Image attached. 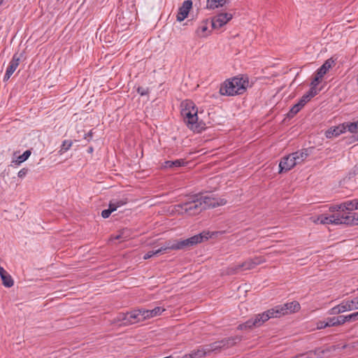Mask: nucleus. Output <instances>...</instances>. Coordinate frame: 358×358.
Here are the masks:
<instances>
[{
  "label": "nucleus",
  "instance_id": "1",
  "mask_svg": "<svg viewBox=\"0 0 358 358\" xmlns=\"http://www.w3.org/2000/svg\"><path fill=\"white\" fill-rule=\"evenodd\" d=\"M227 203L224 199L203 196L201 194L188 196L187 199L175 206L176 211L179 215L185 213L196 215L208 208H214Z\"/></svg>",
  "mask_w": 358,
  "mask_h": 358
},
{
  "label": "nucleus",
  "instance_id": "2",
  "mask_svg": "<svg viewBox=\"0 0 358 358\" xmlns=\"http://www.w3.org/2000/svg\"><path fill=\"white\" fill-rule=\"evenodd\" d=\"M198 109L192 101H187L181 110V115L187 127L195 133H201L207 127L203 120H199Z\"/></svg>",
  "mask_w": 358,
  "mask_h": 358
},
{
  "label": "nucleus",
  "instance_id": "3",
  "mask_svg": "<svg viewBox=\"0 0 358 358\" xmlns=\"http://www.w3.org/2000/svg\"><path fill=\"white\" fill-rule=\"evenodd\" d=\"M249 86V79L247 75L236 76L226 80L221 84L220 93L224 96H235L243 94Z\"/></svg>",
  "mask_w": 358,
  "mask_h": 358
},
{
  "label": "nucleus",
  "instance_id": "4",
  "mask_svg": "<svg viewBox=\"0 0 358 358\" xmlns=\"http://www.w3.org/2000/svg\"><path fill=\"white\" fill-rule=\"evenodd\" d=\"M217 232H210L209 231H203L199 234L194 235L186 239H177L178 250H189L195 246L198 243H202L205 241L212 238Z\"/></svg>",
  "mask_w": 358,
  "mask_h": 358
},
{
  "label": "nucleus",
  "instance_id": "5",
  "mask_svg": "<svg viewBox=\"0 0 358 358\" xmlns=\"http://www.w3.org/2000/svg\"><path fill=\"white\" fill-rule=\"evenodd\" d=\"M268 320L267 315L262 313L255 315V317L250 318L245 322L239 324L237 327L239 330L251 329L253 327H258L262 325L265 322Z\"/></svg>",
  "mask_w": 358,
  "mask_h": 358
},
{
  "label": "nucleus",
  "instance_id": "6",
  "mask_svg": "<svg viewBox=\"0 0 358 358\" xmlns=\"http://www.w3.org/2000/svg\"><path fill=\"white\" fill-rule=\"evenodd\" d=\"M336 64V59L332 57L327 59L324 64L316 71L313 81L315 84H320L324 76L328 72L332 66Z\"/></svg>",
  "mask_w": 358,
  "mask_h": 358
},
{
  "label": "nucleus",
  "instance_id": "7",
  "mask_svg": "<svg viewBox=\"0 0 358 358\" xmlns=\"http://www.w3.org/2000/svg\"><path fill=\"white\" fill-rule=\"evenodd\" d=\"M355 301V299L343 301L341 303L331 308L329 313L331 315H338L347 310H357L358 308Z\"/></svg>",
  "mask_w": 358,
  "mask_h": 358
},
{
  "label": "nucleus",
  "instance_id": "8",
  "mask_svg": "<svg viewBox=\"0 0 358 358\" xmlns=\"http://www.w3.org/2000/svg\"><path fill=\"white\" fill-rule=\"evenodd\" d=\"M296 158L292 155V153L283 157L279 164V173L287 172L294 168L298 163Z\"/></svg>",
  "mask_w": 358,
  "mask_h": 358
},
{
  "label": "nucleus",
  "instance_id": "9",
  "mask_svg": "<svg viewBox=\"0 0 358 358\" xmlns=\"http://www.w3.org/2000/svg\"><path fill=\"white\" fill-rule=\"evenodd\" d=\"M232 15L229 13H220L213 17L211 20L213 29H219L226 24L232 19Z\"/></svg>",
  "mask_w": 358,
  "mask_h": 358
},
{
  "label": "nucleus",
  "instance_id": "10",
  "mask_svg": "<svg viewBox=\"0 0 358 358\" xmlns=\"http://www.w3.org/2000/svg\"><path fill=\"white\" fill-rule=\"evenodd\" d=\"M22 56V53L18 55L15 53L13 55V58L6 69L3 81H7L10 78L12 74L15 72L17 66H19L20 58Z\"/></svg>",
  "mask_w": 358,
  "mask_h": 358
},
{
  "label": "nucleus",
  "instance_id": "11",
  "mask_svg": "<svg viewBox=\"0 0 358 358\" xmlns=\"http://www.w3.org/2000/svg\"><path fill=\"white\" fill-rule=\"evenodd\" d=\"M192 8V0H186L182 3V5L179 8L178 12L177 14V20L178 22L183 21L187 16Z\"/></svg>",
  "mask_w": 358,
  "mask_h": 358
},
{
  "label": "nucleus",
  "instance_id": "12",
  "mask_svg": "<svg viewBox=\"0 0 358 358\" xmlns=\"http://www.w3.org/2000/svg\"><path fill=\"white\" fill-rule=\"evenodd\" d=\"M317 222L320 224H342L341 216L331 215L329 216L322 214L317 217Z\"/></svg>",
  "mask_w": 358,
  "mask_h": 358
},
{
  "label": "nucleus",
  "instance_id": "13",
  "mask_svg": "<svg viewBox=\"0 0 358 358\" xmlns=\"http://www.w3.org/2000/svg\"><path fill=\"white\" fill-rule=\"evenodd\" d=\"M242 340V336H235L224 338L219 341V344L221 348V350L228 349L234 346L236 343L241 342Z\"/></svg>",
  "mask_w": 358,
  "mask_h": 358
},
{
  "label": "nucleus",
  "instance_id": "14",
  "mask_svg": "<svg viewBox=\"0 0 358 358\" xmlns=\"http://www.w3.org/2000/svg\"><path fill=\"white\" fill-rule=\"evenodd\" d=\"M187 164V162H186L184 159H178L174 161L167 160L165 161L161 166V169H170L175 170L179 167L185 166Z\"/></svg>",
  "mask_w": 358,
  "mask_h": 358
},
{
  "label": "nucleus",
  "instance_id": "15",
  "mask_svg": "<svg viewBox=\"0 0 358 358\" xmlns=\"http://www.w3.org/2000/svg\"><path fill=\"white\" fill-rule=\"evenodd\" d=\"M342 224L358 225V213L349 212L347 215H341Z\"/></svg>",
  "mask_w": 358,
  "mask_h": 358
},
{
  "label": "nucleus",
  "instance_id": "16",
  "mask_svg": "<svg viewBox=\"0 0 358 358\" xmlns=\"http://www.w3.org/2000/svg\"><path fill=\"white\" fill-rule=\"evenodd\" d=\"M343 124L345 127V131L348 130L353 134L350 137V143L357 141V140H355V138L358 136V120L353 122H344Z\"/></svg>",
  "mask_w": 358,
  "mask_h": 358
},
{
  "label": "nucleus",
  "instance_id": "17",
  "mask_svg": "<svg viewBox=\"0 0 358 358\" xmlns=\"http://www.w3.org/2000/svg\"><path fill=\"white\" fill-rule=\"evenodd\" d=\"M264 315H267V317H268V320L272 317H279L282 315H286L283 305L277 306L271 309H269L264 313H262Z\"/></svg>",
  "mask_w": 358,
  "mask_h": 358
},
{
  "label": "nucleus",
  "instance_id": "18",
  "mask_svg": "<svg viewBox=\"0 0 358 358\" xmlns=\"http://www.w3.org/2000/svg\"><path fill=\"white\" fill-rule=\"evenodd\" d=\"M345 133V127L343 124L337 127H331L325 131V136L327 138H331L334 136H338L341 134Z\"/></svg>",
  "mask_w": 358,
  "mask_h": 358
},
{
  "label": "nucleus",
  "instance_id": "19",
  "mask_svg": "<svg viewBox=\"0 0 358 358\" xmlns=\"http://www.w3.org/2000/svg\"><path fill=\"white\" fill-rule=\"evenodd\" d=\"M264 262H265V259L263 257H257L245 262L241 266L244 268L245 270H249L255 268L257 265H259Z\"/></svg>",
  "mask_w": 358,
  "mask_h": 358
},
{
  "label": "nucleus",
  "instance_id": "20",
  "mask_svg": "<svg viewBox=\"0 0 358 358\" xmlns=\"http://www.w3.org/2000/svg\"><path fill=\"white\" fill-rule=\"evenodd\" d=\"M332 350H334V347L327 348L326 349H322L321 348H317L313 350H310L308 352V355H314L315 358H324L327 353H329Z\"/></svg>",
  "mask_w": 358,
  "mask_h": 358
},
{
  "label": "nucleus",
  "instance_id": "21",
  "mask_svg": "<svg viewBox=\"0 0 358 358\" xmlns=\"http://www.w3.org/2000/svg\"><path fill=\"white\" fill-rule=\"evenodd\" d=\"M208 19L203 20L201 22V24L197 27V29L196 30V34L199 37H206L210 33V31L208 30Z\"/></svg>",
  "mask_w": 358,
  "mask_h": 358
},
{
  "label": "nucleus",
  "instance_id": "22",
  "mask_svg": "<svg viewBox=\"0 0 358 358\" xmlns=\"http://www.w3.org/2000/svg\"><path fill=\"white\" fill-rule=\"evenodd\" d=\"M203 347L206 356L210 355L212 352L218 353L221 352V348L218 341L208 345H205Z\"/></svg>",
  "mask_w": 358,
  "mask_h": 358
},
{
  "label": "nucleus",
  "instance_id": "23",
  "mask_svg": "<svg viewBox=\"0 0 358 358\" xmlns=\"http://www.w3.org/2000/svg\"><path fill=\"white\" fill-rule=\"evenodd\" d=\"M283 308L286 314L298 312L301 306L298 301H294L283 304Z\"/></svg>",
  "mask_w": 358,
  "mask_h": 358
},
{
  "label": "nucleus",
  "instance_id": "24",
  "mask_svg": "<svg viewBox=\"0 0 358 358\" xmlns=\"http://www.w3.org/2000/svg\"><path fill=\"white\" fill-rule=\"evenodd\" d=\"M178 250L177 240H169L165 242V244L159 248L161 253H166L167 250Z\"/></svg>",
  "mask_w": 358,
  "mask_h": 358
},
{
  "label": "nucleus",
  "instance_id": "25",
  "mask_svg": "<svg viewBox=\"0 0 358 358\" xmlns=\"http://www.w3.org/2000/svg\"><path fill=\"white\" fill-rule=\"evenodd\" d=\"M310 153L308 149H302L300 150H297L295 152L292 153V155L296 158V161L298 164L303 162L308 156Z\"/></svg>",
  "mask_w": 358,
  "mask_h": 358
},
{
  "label": "nucleus",
  "instance_id": "26",
  "mask_svg": "<svg viewBox=\"0 0 358 358\" xmlns=\"http://www.w3.org/2000/svg\"><path fill=\"white\" fill-rule=\"evenodd\" d=\"M141 310H134L127 312L129 325L142 321L140 317Z\"/></svg>",
  "mask_w": 358,
  "mask_h": 358
},
{
  "label": "nucleus",
  "instance_id": "27",
  "mask_svg": "<svg viewBox=\"0 0 358 358\" xmlns=\"http://www.w3.org/2000/svg\"><path fill=\"white\" fill-rule=\"evenodd\" d=\"M227 2V0H207L206 8L208 9H215L222 7Z\"/></svg>",
  "mask_w": 358,
  "mask_h": 358
},
{
  "label": "nucleus",
  "instance_id": "28",
  "mask_svg": "<svg viewBox=\"0 0 358 358\" xmlns=\"http://www.w3.org/2000/svg\"><path fill=\"white\" fill-rule=\"evenodd\" d=\"M128 322L127 313H120L113 320V323L120 322V326H128Z\"/></svg>",
  "mask_w": 358,
  "mask_h": 358
},
{
  "label": "nucleus",
  "instance_id": "29",
  "mask_svg": "<svg viewBox=\"0 0 358 358\" xmlns=\"http://www.w3.org/2000/svg\"><path fill=\"white\" fill-rule=\"evenodd\" d=\"M31 150H25L22 155L17 157V159L13 161L15 165L19 166L22 162H25L31 155Z\"/></svg>",
  "mask_w": 358,
  "mask_h": 358
},
{
  "label": "nucleus",
  "instance_id": "30",
  "mask_svg": "<svg viewBox=\"0 0 358 358\" xmlns=\"http://www.w3.org/2000/svg\"><path fill=\"white\" fill-rule=\"evenodd\" d=\"M2 280V284L6 287L10 288L13 286L14 281L10 274L7 273V274L4 275L1 278Z\"/></svg>",
  "mask_w": 358,
  "mask_h": 358
},
{
  "label": "nucleus",
  "instance_id": "31",
  "mask_svg": "<svg viewBox=\"0 0 358 358\" xmlns=\"http://www.w3.org/2000/svg\"><path fill=\"white\" fill-rule=\"evenodd\" d=\"M301 109L302 108L298 103L294 104L287 113V117L289 119L294 117Z\"/></svg>",
  "mask_w": 358,
  "mask_h": 358
},
{
  "label": "nucleus",
  "instance_id": "32",
  "mask_svg": "<svg viewBox=\"0 0 358 358\" xmlns=\"http://www.w3.org/2000/svg\"><path fill=\"white\" fill-rule=\"evenodd\" d=\"M190 354L192 356V358L206 357V355L205 353V350H204L203 346L200 347V348H199L197 350H194L191 351Z\"/></svg>",
  "mask_w": 358,
  "mask_h": 358
},
{
  "label": "nucleus",
  "instance_id": "33",
  "mask_svg": "<svg viewBox=\"0 0 358 358\" xmlns=\"http://www.w3.org/2000/svg\"><path fill=\"white\" fill-rule=\"evenodd\" d=\"M319 84L314 85L313 81V80L311 81L310 85V88L309 91L306 93V94L308 95L310 99H311V98L314 97L315 96H316L317 94V86Z\"/></svg>",
  "mask_w": 358,
  "mask_h": 358
},
{
  "label": "nucleus",
  "instance_id": "34",
  "mask_svg": "<svg viewBox=\"0 0 358 358\" xmlns=\"http://www.w3.org/2000/svg\"><path fill=\"white\" fill-rule=\"evenodd\" d=\"M73 144V142L71 140H65L63 141L62 143V145L61 146V150H60V152L62 153V152H64L66 151H67L68 150L70 149V148L71 147Z\"/></svg>",
  "mask_w": 358,
  "mask_h": 358
},
{
  "label": "nucleus",
  "instance_id": "35",
  "mask_svg": "<svg viewBox=\"0 0 358 358\" xmlns=\"http://www.w3.org/2000/svg\"><path fill=\"white\" fill-rule=\"evenodd\" d=\"M140 310H141L140 317H141V319L142 321H143L148 318L152 317V316L150 315V313H151L150 310H145V309H140Z\"/></svg>",
  "mask_w": 358,
  "mask_h": 358
},
{
  "label": "nucleus",
  "instance_id": "36",
  "mask_svg": "<svg viewBox=\"0 0 358 358\" xmlns=\"http://www.w3.org/2000/svg\"><path fill=\"white\" fill-rule=\"evenodd\" d=\"M324 325L329 326V327L338 326L336 322V316L327 318Z\"/></svg>",
  "mask_w": 358,
  "mask_h": 358
},
{
  "label": "nucleus",
  "instance_id": "37",
  "mask_svg": "<svg viewBox=\"0 0 358 358\" xmlns=\"http://www.w3.org/2000/svg\"><path fill=\"white\" fill-rule=\"evenodd\" d=\"M150 310H151V313H150V315H151L152 317L161 315L162 313L165 310V309L162 308V307L157 306Z\"/></svg>",
  "mask_w": 358,
  "mask_h": 358
},
{
  "label": "nucleus",
  "instance_id": "38",
  "mask_svg": "<svg viewBox=\"0 0 358 358\" xmlns=\"http://www.w3.org/2000/svg\"><path fill=\"white\" fill-rule=\"evenodd\" d=\"M136 92L141 96L148 95L150 93V89L148 87L144 88L143 87L138 86L136 89Z\"/></svg>",
  "mask_w": 358,
  "mask_h": 358
},
{
  "label": "nucleus",
  "instance_id": "39",
  "mask_svg": "<svg viewBox=\"0 0 358 358\" xmlns=\"http://www.w3.org/2000/svg\"><path fill=\"white\" fill-rule=\"evenodd\" d=\"M113 200L116 203V205L118 208L127 204L129 202V199L127 197H124V198L119 199H113Z\"/></svg>",
  "mask_w": 358,
  "mask_h": 358
},
{
  "label": "nucleus",
  "instance_id": "40",
  "mask_svg": "<svg viewBox=\"0 0 358 358\" xmlns=\"http://www.w3.org/2000/svg\"><path fill=\"white\" fill-rule=\"evenodd\" d=\"M310 99L306 94L303 95V96L298 101V104L303 108V107L308 103Z\"/></svg>",
  "mask_w": 358,
  "mask_h": 358
},
{
  "label": "nucleus",
  "instance_id": "41",
  "mask_svg": "<svg viewBox=\"0 0 358 358\" xmlns=\"http://www.w3.org/2000/svg\"><path fill=\"white\" fill-rule=\"evenodd\" d=\"M337 325H341L348 322L347 315H339L336 316Z\"/></svg>",
  "mask_w": 358,
  "mask_h": 358
},
{
  "label": "nucleus",
  "instance_id": "42",
  "mask_svg": "<svg viewBox=\"0 0 358 358\" xmlns=\"http://www.w3.org/2000/svg\"><path fill=\"white\" fill-rule=\"evenodd\" d=\"M160 251H159V249L155 251H149L143 257L144 259H148L151 258L152 257L155 255H157L158 254H160Z\"/></svg>",
  "mask_w": 358,
  "mask_h": 358
},
{
  "label": "nucleus",
  "instance_id": "43",
  "mask_svg": "<svg viewBox=\"0 0 358 358\" xmlns=\"http://www.w3.org/2000/svg\"><path fill=\"white\" fill-rule=\"evenodd\" d=\"M354 202H356V199L345 201V205L348 207V210L352 211L355 209V203Z\"/></svg>",
  "mask_w": 358,
  "mask_h": 358
},
{
  "label": "nucleus",
  "instance_id": "44",
  "mask_svg": "<svg viewBox=\"0 0 358 358\" xmlns=\"http://www.w3.org/2000/svg\"><path fill=\"white\" fill-rule=\"evenodd\" d=\"M348 322H355L358 320V312L352 313L350 315H347Z\"/></svg>",
  "mask_w": 358,
  "mask_h": 358
},
{
  "label": "nucleus",
  "instance_id": "45",
  "mask_svg": "<svg viewBox=\"0 0 358 358\" xmlns=\"http://www.w3.org/2000/svg\"><path fill=\"white\" fill-rule=\"evenodd\" d=\"M358 174V164H356L349 172V177L352 178Z\"/></svg>",
  "mask_w": 358,
  "mask_h": 358
},
{
  "label": "nucleus",
  "instance_id": "46",
  "mask_svg": "<svg viewBox=\"0 0 358 358\" xmlns=\"http://www.w3.org/2000/svg\"><path fill=\"white\" fill-rule=\"evenodd\" d=\"M117 206L113 200H111L108 204V209L110 210V212L113 213L117 209Z\"/></svg>",
  "mask_w": 358,
  "mask_h": 358
},
{
  "label": "nucleus",
  "instance_id": "47",
  "mask_svg": "<svg viewBox=\"0 0 358 358\" xmlns=\"http://www.w3.org/2000/svg\"><path fill=\"white\" fill-rule=\"evenodd\" d=\"M28 171H29V169H27V168H23V169H22L18 172V173H17V176H18L19 178H24V177L27 174Z\"/></svg>",
  "mask_w": 358,
  "mask_h": 358
},
{
  "label": "nucleus",
  "instance_id": "48",
  "mask_svg": "<svg viewBox=\"0 0 358 358\" xmlns=\"http://www.w3.org/2000/svg\"><path fill=\"white\" fill-rule=\"evenodd\" d=\"M111 213H112L110 212V210H109L108 208L105 209V210H102L101 216H102V217L106 219V218L109 217V216L110 215Z\"/></svg>",
  "mask_w": 358,
  "mask_h": 358
},
{
  "label": "nucleus",
  "instance_id": "49",
  "mask_svg": "<svg viewBox=\"0 0 358 358\" xmlns=\"http://www.w3.org/2000/svg\"><path fill=\"white\" fill-rule=\"evenodd\" d=\"M325 321H319L317 323V328L318 329H324L326 327H329V326H327V325H324L325 324Z\"/></svg>",
  "mask_w": 358,
  "mask_h": 358
},
{
  "label": "nucleus",
  "instance_id": "50",
  "mask_svg": "<svg viewBox=\"0 0 358 358\" xmlns=\"http://www.w3.org/2000/svg\"><path fill=\"white\" fill-rule=\"evenodd\" d=\"M341 207H338V205H333L331 206L329 208L330 212L334 213L336 211H339Z\"/></svg>",
  "mask_w": 358,
  "mask_h": 358
},
{
  "label": "nucleus",
  "instance_id": "51",
  "mask_svg": "<svg viewBox=\"0 0 358 358\" xmlns=\"http://www.w3.org/2000/svg\"><path fill=\"white\" fill-rule=\"evenodd\" d=\"M93 136V131L92 130H90L87 134L85 135L84 138L87 140V142H90L91 141V138Z\"/></svg>",
  "mask_w": 358,
  "mask_h": 358
},
{
  "label": "nucleus",
  "instance_id": "52",
  "mask_svg": "<svg viewBox=\"0 0 358 358\" xmlns=\"http://www.w3.org/2000/svg\"><path fill=\"white\" fill-rule=\"evenodd\" d=\"M123 234H124V231H122L120 234L116 235V236H112V237H111V239H115V240H120V239H122V238H124V237L123 236Z\"/></svg>",
  "mask_w": 358,
  "mask_h": 358
},
{
  "label": "nucleus",
  "instance_id": "53",
  "mask_svg": "<svg viewBox=\"0 0 358 358\" xmlns=\"http://www.w3.org/2000/svg\"><path fill=\"white\" fill-rule=\"evenodd\" d=\"M338 207H341V208L339 210V211H341V212H344L345 210H348V207L345 205V202L339 204Z\"/></svg>",
  "mask_w": 358,
  "mask_h": 358
},
{
  "label": "nucleus",
  "instance_id": "54",
  "mask_svg": "<svg viewBox=\"0 0 358 358\" xmlns=\"http://www.w3.org/2000/svg\"><path fill=\"white\" fill-rule=\"evenodd\" d=\"M7 271L1 266H0V277L1 278L4 275L7 274Z\"/></svg>",
  "mask_w": 358,
  "mask_h": 358
},
{
  "label": "nucleus",
  "instance_id": "55",
  "mask_svg": "<svg viewBox=\"0 0 358 358\" xmlns=\"http://www.w3.org/2000/svg\"><path fill=\"white\" fill-rule=\"evenodd\" d=\"M182 358H192V356L191 355L190 353H187V354H185L184 355Z\"/></svg>",
  "mask_w": 358,
  "mask_h": 358
},
{
  "label": "nucleus",
  "instance_id": "56",
  "mask_svg": "<svg viewBox=\"0 0 358 358\" xmlns=\"http://www.w3.org/2000/svg\"><path fill=\"white\" fill-rule=\"evenodd\" d=\"M93 150H94L93 147L90 146V147L88 148L87 152L89 153H92L93 152Z\"/></svg>",
  "mask_w": 358,
  "mask_h": 358
},
{
  "label": "nucleus",
  "instance_id": "57",
  "mask_svg": "<svg viewBox=\"0 0 358 358\" xmlns=\"http://www.w3.org/2000/svg\"><path fill=\"white\" fill-rule=\"evenodd\" d=\"M355 203V210H358V199H356V202H354Z\"/></svg>",
  "mask_w": 358,
  "mask_h": 358
},
{
  "label": "nucleus",
  "instance_id": "58",
  "mask_svg": "<svg viewBox=\"0 0 358 358\" xmlns=\"http://www.w3.org/2000/svg\"><path fill=\"white\" fill-rule=\"evenodd\" d=\"M355 302H356V304L357 306V308H358V296L357 297L355 298Z\"/></svg>",
  "mask_w": 358,
  "mask_h": 358
},
{
  "label": "nucleus",
  "instance_id": "59",
  "mask_svg": "<svg viewBox=\"0 0 358 358\" xmlns=\"http://www.w3.org/2000/svg\"><path fill=\"white\" fill-rule=\"evenodd\" d=\"M4 0H0V6L2 5V3H3Z\"/></svg>",
  "mask_w": 358,
  "mask_h": 358
},
{
  "label": "nucleus",
  "instance_id": "60",
  "mask_svg": "<svg viewBox=\"0 0 358 358\" xmlns=\"http://www.w3.org/2000/svg\"><path fill=\"white\" fill-rule=\"evenodd\" d=\"M355 140H358V136L355 138Z\"/></svg>",
  "mask_w": 358,
  "mask_h": 358
},
{
  "label": "nucleus",
  "instance_id": "61",
  "mask_svg": "<svg viewBox=\"0 0 358 358\" xmlns=\"http://www.w3.org/2000/svg\"><path fill=\"white\" fill-rule=\"evenodd\" d=\"M357 81H358V74H357Z\"/></svg>",
  "mask_w": 358,
  "mask_h": 358
}]
</instances>
